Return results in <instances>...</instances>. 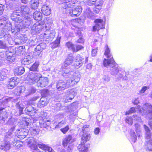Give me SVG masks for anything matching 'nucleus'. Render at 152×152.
<instances>
[{"instance_id": "nucleus-7", "label": "nucleus", "mask_w": 152, "mask_h": 152, "mask_svg": "<svg viewBox=\"0 0 152 152\" xmlns=\"http://www.w3.org/2000/svg\"><path fill=\"white\" fill-rule=\"evenodd\" d=\"M20 11L17 10L13 11L11 14L10 17L12 20L17 22V23L24 21V19L21 15Z\"/></svg>"}, {"instance_id": "nucleus-51", "label": "nucleus", "mask_w": 152, "mask_h": 152, "mask_svg": "<svg viewBox=\"0 0 152 152\" xmlns=\"http://www.w3.org/2000/svg\"><path fill=\"white\" fill-rule=\"evenodd\" d=\"M97 0H87L88 5L91 6L95 4Z\"/></svg>"}, {"instance_id": "nucleus-60", "label": "nucleus", "mask_w": 152, "mask_h": 152, "mask_svg": "<svg viewBox=\"0 0 152 152\" xmlns=\"http://www.w3.org/2000/svg\"><path fill=\"white\" fill-rule=\"evenodd\" d=\"M5 32L3 28H0V39L2 38Z\"/></svg>"}, {"instance_id": "nucleus-25", "label": "nucleus", "mask_w": 152, "mask_h": 152, "mask_svg": "<svg viewBox=\"0 0 152 152\" xmlns=\"http://www.w3.org/2000/svg\"><path fill=\"white\" fill-rule=\"evenodd\" d=\"M47 104L46 100L43 98H41L37 104V106L39 108H42L46 106Z\"/></svg>"}, {"instance_id": "nucleus-8", "label": "nucleus", "mask_w": 152, "mask_h": 152, "mask_svg": "<svg viewBox=\"0 0 152 152\" xmlns=\"http://www.w3.org/2000/svg\"><path fill=\"white\" fill-rule=\"evenodd\" d=\"M5 48L6 49L7 48ZM7 48L8 51L6 52L7 56V62L8 64H9L14 62L15 60V55L14 54L15 53V50L12 48Z\"/></svg>"}, {"instance_id": "nucleus-44", "label": "nucleus", "mask_w": 152, "mask_h": 152, "mask_svg": "<svg viewBox=\"0 0 152 152\" xmlns=\"http://www.w3.org/2000/svg\"><path fill=\"white\" fill-rule=\"evenodd\" d=\"M104 54L107 58L111 57V55L109 48H106L105 50Z\"/></svg>"}, {"instance_id": "nucleus-48", "label": "nucleus", "mask_w": 152, "mask_h": 152, "mask_svg": "<svg viewBox=\"0 0 152 152\" xmlns=\"http://www.w3.org/2000/svg\"><path fill=\"white\" fill-rule=\"evenodd\" d=\"M59 67H60L61 68V70L64 73H65L67 74H69V69L66 68V67H64L63 65H60L59 66Z\"/></svg>"}, {"instance_id": "nucleus-49", "label": "nucleus", "mask_w": 152, "mask_h": 152, "mask_svg": "<svg viewBox=\"0 0 152 152\" xmlns=\"http://www.w3.org/2000/svg\"><path fill=\"white\" fill-rule=\"evenodd\" d=\"M61 106V104L60 103L58 102L53 107L54 110L56 111H58L60 110V107Z\"/></svg>"}, {"instance_id": "nucleus-18", "label": "nucleus", "mask_w": 152, "mask_h": 152, "mask_svg": "<svg viewBox=\"0 0 152 152\" xmlns=\"http://www.w3.org/2000/svg\"><path fill=\"white\" fill-rule=\"evenodd\" d=\"M15 53L16 55L23 56L26 53L25 48H14Z\"/></svg>"}, {"instance_id": "nucleus-31", "label": "nucleus", "mask_w": 152, "mask_h": 152, "mask_svg": "<svg viewBox=\"0 0 152 152\" xmlns=\"http://www.w3.org/2000/svg\"><path fill=\"white\" fill-rule=\"evenodd\" d=\"M84 59L80 56H77V68H78L82 66L83 64Z\"/></svg>"}, {"instance_id": "nucleus-43", "label": "nucleus", "mask_w": 152, "mask_h": 152, "mask_svg": "<svg viewBox=\"0 0 152 152\" xmlns=\"http://www.w3.org/2000/svg\"><path fill=\"white\" fill-rule=\"evenodd\" d=\"M125 121L128 124L132 125L133 124V118L131 116H130L125 118Z\"/></svg>"}, {"instance_id": "nucleus-50", "label": "nucleus", "mask_w": 152, "mask_h": 152, "mask_svg": "<svg viewBox=\"0 0 152 152\" xmlns=\"http://www.w3.org/2000/svg\"><path fill=\"white\" fill-rule=\"evenodd\" d=\"M31 120L29 118H26L23 121V124L27 126H28L29 123L30 122Z\"/></svg>"}, {"instance_id": "nucleus-10", "label": "nucleus", "mask_w": 152, "mask_h": 152, "mask_svg": "<svg viewBox=\"0 0 152 152\" xmlns=\"http://www.w3.org/2000/svg\"><path fill=\"white\" fill-rule=\"evenodd\" d=\"M36 144L38 147L42 150L45 151V152H55L50 147L46 145L39 141L36 142Z\"/></svg>"}, {"instance_id": "nucleus-23", "label": "nucleus", "mask_w": 152, "mask_h": 152, "mask_svg": "<svg viewBox=\"0 0 152 152\" xmlns=\"http://www.w3.org/2000/svg\"><path fill=\"white\" fill-rule=\"evenodd\" d=\"M144 107L147 110V114L149 116L152 117V106L151 104L146 103L144 104Z\"/></svg>"}, {"instance_id": "nucleus-24", "label": "nucleus", "mask_w": 152, "mask_h": 152, "mask_svg": "<svg viewBox=\"0 0 152 152\" xmlns=\"http://www.w3.org/2000/svg\"><path fill=\"white\" fill-rule=\"evenodd\" d=\"M90 136L88 135H86L85 134H84L83 135V136L82 137V139L83 141V142L81 143L79 145V146L78 147H78L80 145V144H82L83 145L84 147H88V148L89 147V146L90 145V144H88L89 146H88L87 147H86V146L85 145V143L89 139V138H90Z\"/></svg>"}, {"instance_id": "nucleus-39", "label": "nucleus", "mask_w": 152, "mask_h": 152, "mask_svg": "<svg viewBox=\"0 0 152 152\" xmlns=\"http://www.w3.org/2000/svg\"><path fill=\"white\" fill-rule=\"evenodd\" d=\"M65 124L66 122L65 120L61 121L59 122L58 124L56 125L55 128L56 129L60 128L63 126Z\"/></svg>"}, {"instance_id": "nucleus-2", "label": "nucleus", "mask_w": 152, "mask_h": 152, "mask_svg": "<svg viewBox=\"0 0 152 152\" xmlns=\"http://www.w3.org/2000/svg\"><path fill=\"white\" fill-rule=\"evenodd\" d=\"M41 74L35 73L30 75L29 83L30 85L37 82V86L38 87H44L48 84V80L47 77H42Z\"/></svg>"}, {"instance_id": "nucleus-56", "label": "nucleus", "mask_w": 152, "mask_h": 152, "mask_svg": "<svg viewBox=\"0 0 152 152\" xmlns=\"http://www.w3.org/2000/svg\"><path fill=\"white\" fill-rule=\"evenodd\" d=\"M149 88V87H148L143 86L141 90L139 92L140 93H143L145 92L146 90L148 89Z\"/></svg>"}, {"instance_id": "nucleus-40", "label": "nucleus", "mask_w": 152, "mask_h": 152, "mask_svg": "<svg viewBox=\"0 0 152 152\" xmlns=\"http://www.w3.org/2000/svg\"><path fill=\"white\" fill-rule=\"evenodd\" d=\"M4 108L2 107H0V121L2 120L3 121H4L7 118V116L4 115L3 116L2 114V110L4 109Z\"/></svg>"}, {"instance_id": "nucleus-35", "label": "nucleus", "mask_w": 152, "mask_h": 152, "mask_svg": "<svg viewBox=\"0 0 152 152\" xmlns=\"http://www.w3.org/2000/svg\"><path fill=\"white\" fill-rule=\"evenodd\" d=\"M42 98L48 96L50 94L49 90L48 89H43L41 91Z\"/></svg>"}, {"instance_id": "nucleus-59", "label": "nucleus", "mask_w": 152, "mask_h": 152, "mask_svg": "<svg viewBox=\"0 0 152 152\" xmlns=\"http://www.w3.org/2000/svg\"><path fill=\"white\" fill-rule=\"evenodd\" d=\"M66 45L67 48H74L73 47V44L70 42H66Z\"/></svg>"}, {"instance_id": "nucleus-54", "label": "nucleus", "mask_w": 152, "mask_h": 152, "mask_svg": "<svg viewBox=\"0 0 152 152\" xmlns=\"http://www.w3.org/2000/svg\"><path fill=\"white\" fill-rule=\"evenodd\" d=\"M6 32H5V33L4 34L3 36L4 39L5 40H9L11 39V36L9 34H6Z\"/></svg>"}, {"instance_id": "nucleus-52", "label": "nucleus", "mask_w": 152, "mask_h": 152, "mask_svg": "<svg viewBox=\"0 0 152 152\" xmlns=\"http://www.w3.org/2000/svg\"><path fill=\"white\" fill-rule=\"evenodd\" d=\"M82 12V8L80 6H79L77 8V16L80 15Z\"/></svg>"}, {"instance_id": "nucleus-34", "label": "nucleus", "mask_w": 152, "mask_h": 152, "mask_svg": "<svg viewBox=\"0 0 152 152\" xmlns=\"http://www.w3.org/2000/svg\"><path fill=\"white\" fill-rule=\"evenodd\" d=\"M16 107L19 110V115H20L22 114L23 108L21 106V103L20 102H17L16 104Z\"/></svg>"}, {"instance_id": "nucleus-45", "label": "nucleus", "mask_w": 152, "mask_h": 152, "mask_svg": "<svg viewBox=\"0 0 152 152\" xmlns=\"http://www.w3.org/2000/svg\"><path fill=\"white\" fill-rule=\"evenodd\" d=\"M69 12H66V13L67 14L69 12V14L72 17L76 16V11L75 8L74 9H72V10H70V9L69 10Z\"/></svg>"}, {"instance_id": "nucleus-12", "label": "nucleus", "mask_w": 152, "mask_h": 152, "mask_svg": "<svg viewBox=\"0 0 152 152\" xmlns=\"http://www.w3.org/2000/svg\"><path fill=\"white\" fill-rule=\"evenodd\" d=\"M41 30V26L34 24L33 25L31 30V32L33 35H37L40 32Z\"/></svg>"}, {"instance_id": "nucleus-33", "label": "nucleus", "mask_w": 152, "mask_h": 152, "mask_svg": "<svg viewBox=\"0 0 152 152\" xmlns=\"http://www.w3.org/2000/svg\"><path fill=\"white\" fill-rule=\"evenodd\" d=\"M61 37L58 36L56 40L53 43V46L52 48H57L60 45Z\"/></svg>"}, {"instance_id": "nucleus-14", "label": "nucleus", "mask_w": 152, "mask_h": 152, "mask_svg": "<svg viewBox=\"0 0 152 152\" xmlns=\"http://www.w3.org/2000/svg\"><path fill=\"white\" fill-rule=\"evenodd\" d=\"M24 68L23 66H18L14 70V73L15 75H21L25 72Z\"/></svg>"}, {"instance_id": "nucleus-41", "label": "nucleus", "mask_w": 152, "mask_h": 152, "mask_svg": "<svg viewBox=\"0 0 152 152\" xmlns=\"http://www.w3.org/2000/svg\"><path fill=\"white\" fill-rule=\"evenodd\" d=\"M136 112V108L132 107H131L129 110L126 111L125 112V115H129L130 114L135 113Z\"/></svg>"}, {"instance_id": "nucleus-47", "label": "nucleus", "mask_w": 152, "mask_h": 152, "mask_svg": "<svg viewBox=\"0 0 152 152\" xmlns=\"http://www.w3.org/2000/svg\"><path fill=\"white\" fill-rule=\"evenodd\" d=\"M38 145L36 144V145H33L31 146V148L33 149V152H42L38 148Z\"/></svg>"}, {"instance_id": "nucleus-19", "label": "nucleus", "mask_w": 152, "mask_h": 152, "mask_svg": "<svg viewBox=\"0 0 152 152\" xmlns=\"http://www.w3.org/2000/svg\"><path fill=\"white\" fill-rule=\"evenodd\" d=\"M94 23L96 24L101 29L105 28V20H104L102 19H97L94 20Z\"/></svg>"}, {"instance_id": "nucleus-13", "label": "nucleus", "mask_w": 152, "mask_h": 152, "mask_svg": "<svg viewBox=\"0 0 152 152\" xmlns=\"http://www.w3.org/2000/svg\"><path fill=\"white\" fill-rule=\"evenodd\" d=\"M103 4V1L102 0H100L97 3L95 4L93 11L95 13H98L102 9Z\"/></svg>"}, {"instance_id": "nucleus-15", "label": "nucleus", "mask_w": 152, "mask_h": 152, "mask_svg": "<svg viewBox=\"0 0 152 152\" xmlns=\"http://www.w3.org/2000/svg\"><path fill=\"white\" fill-rule=\"evenodd\" d=\"M73 58L72 54V53L69 54L67 58L64 61L63 64L62 65H63L64 67H66L72 62Z\"/></svg>"}, {"instance_id": "nucleus-1", "label": "nucleus", "mask_w": 152, "mask_h": 152, "mask_svg": "<svg viewBox=\"0 0 152 152\" xmlns=\"http://www.w3.org/2000/svg\"><path fill=\"white\" fill-rule=\"evenodd\" d=\"M15 129V127H12L9 130L8 132L4 134V142L0 146V148L5 151L9 150L10 147L11 143L14 144L15 139L13 134V132Z\"/></svg>"}, {"instance_id": "nucleus-5", "label": "nucleus", "mask_w": 152, "mask_h": 152, "mask_svg": "<svg viewBox=\"0 0 152 152\" xmlns=\"http://www.w3.org/2000/svg\"><path fill=\"white\" fill-rule=\"evenodd\" d=\"M32 24H30L28 22L24 21L23 22L18 23L15 25L14 28H12L11 31L15 35H17L18 33L22 29L25 28H27L31 25V26Z\"/></svg>"}, {"instance_id": "nucleus-20", "label": "nucleus", "mask_w": 152, "mask_h": 152, "mask_svg": "<svg viewBox=\"0 0 152 152\" xmlns=\"http://www.w3.org/2000/svg\"><path fill=\"white\" fill-rule=\"evenodd\" d=\"M39 62L38 61H36L29 68V70L34 72H38L39 66Z\"/></svg>"}, {"instance_id": "nucleus-36", "label": "nucleus", "mask_w": 152, "mask_h": 152, "mask_svg": "<svg viewBox=\"0 0 152 152\" xmlns=\"http://www.w3.org/2000/svg\"><path fill=\"white\" fill-rule=\"evenodd\" d=\"M37 90L36 88L34 87L31 86L29 87L28 89V94L27 95H29L34 94L36 92Z\"/></svg>"}, {"instance_id": "nucleus-63", "label": "nucleus", "mask_w": 152, "mask_h": 152, "mask_svg": "<svg viewBox=\"0 0 152 152\" xmlns=\"http://www.w3.org/2000/svg\"><path fill=\"white\" fill-rule=\"evenodd\" d=\"M103 79L105 81L108 82L110 81V78L108 75H105L103 77Z\"/></svg>"}, {"instance_id": "nucleus-28", "label": "nucleus", "mask_w": 152, "mask_h": 152, "mask_svg": "<svg viewBox=\"0 0 152 152\" xmlns=\"http://www.w3.org/2000/svg\"><path fill=\"white\" fill-rule=\"evenodd\" d=\"M40 126L42 128H45L48 127L50 124V121L49 120H44L42 122H40Z\"/></svg>"}, {"instance_id": "nucleus-3", "label": "nucleus", "mask_w": 152, "mask_h": 152, "mask_svg": "<svg viewBox=\"0 0 152 152\" xmlns=\"http://www.w3.org/2000/svg\"><path fill=\"white\" fill-rule=\"evenodd\" d=\"M29 6L26 5H21L20 9L18 10L20 11L21 13V15L24 19V21L28 22L30 24H32L33 20L30 17V15H32L31 12L33 11Z\"/></svg>"}, {"instance_id": "nucleus-46", "label": "nucleus", "mask_w": 152, "mask_h": 152, "mask_svg": "<svg viewBox=\"0 0 152 152\" xmlns=\"http://www.w3.org/2000/svg\"><path fill=\"white\" fill-rule=\"evenodd\" d=\"M70 128L69 125H67L65 127L60 129L61 131L64 134H66L69 130Z\"/></svg>"}, {"instance_id": "nucleus-17", "label": "nucleus", "mask_w": 152, "mask_h": 152, "mask_svg": "<svg viewBox=\"0 0 152 152\" xmlns=\"http://www.w3.org/2000/svg\"><path fill=\"white\" fill-rule=\"evenodd\" d=\"M25 88L23 86H20L15 88L13 91V92L16 95L19 96L24 93Z\"/></svg>"}, {"instance_id": "nucleus-26", "label": "nucleus", "mask_w": 152, "mask_h": 152, "mask_svg": "<svg viewBox=\"0 0 152 152\" xmlns=\"http://www.w3.org/2000/svg\"><path fill=\"white\" fill-rule=\"evenodd\" d=\"M45 48H35L34 55L36 58L42 56V52L44 49Z\"/></svg>"}, {"instance_id": "nucleus-42", "label": "nucleus", "mask_w": 152, "mask_h": 152, "mask_svg": "<svg viewBox=\"0 0 152 152\" xmlns=\"http://www.w3.org/2000/svg\"><path fill=\"white\" fill-rule=\"evenodd\" d=\"M28 38L26 36L25 34H21L20 36V42L21 43H24L27 40Z\"/></svg>"}, {"instance_id": "nucleus-11", "label": "nucleus", "mask_w": 152, "mask_h": 152, "mask_svg": "<svg viewBox=\"0 0 152 152\" xmlns=\"http://www.w3.org/2000/svg\"><path fill=\"white\" fill-rule=\"evenodd\" d=\"M19 83V79L15 77L10 79L7 87L9 88L12 89L17 86Z\"/></svg>"}, {"instance_id": "nucleus-32", "label": "nucleus", "mask_w": 152, "mask_h": 152, "mask_svg": "<svg viewBox=\"0 0 152 152\" xmlns=\"http://www.w3.org/2000/svg\"><path fill=\"white\" fill-rule=\"evenodd\" d=\"M3 29L5 32L11 31L12 26L11 23L10 22H7L4 25Z\"/></svg>"}, {"instance_id": "nucleus-53", "label": "nucleus", "mask_w": 152, "mask_h": 152, "mask_svg": "<svg viewBox=\"0 0 152 152\" xmlns=\"http://www.w3.org/2000/svg\"><path fill=\"white\" fill-rule=\"evenodd\" d=\"M100 29V28L95 23L94 26H93L92 31H99Z\"/></svg>"}, {"instance_id": "nucleus-61", "label": "nucleus", "mask_w": 152, "mask_h": 152, "mask_svg": "<svg viewBox=\"0 0 152 152\" xmlns=\"http://www.w3.org/2000/svg\"><path fill=\"white\" fill-rule=\"evenodd\" d=\"M4 9V6L3 4H0V16L2 14Z\"/></svg>"}, {"instance_id": "nucleus-64", "label": "nucleus", "mask_w": 152, "mask_h": 152, "mask_svg": "<svg viewBox=\"0 0 152 152\" xmlns=\"http://www.w3.org/2000/svg\"><path fill=\"white\" fill-rule=\"evenodd\" d=\"M97 51V48H94L92 49L91 53L93 56H95Z\"/></svg>"}, {"instance_id": "nucleus-57", "label": "nucleus", "mask_w": 152, "mask_h": 152, "mask_svg": "<svg viewBox=\"0 0 152 152\" xmlns=\"http://www.w3.org/2000/svg\"><path fill=\"white\" fill-rule=\"evenodd\" d=\"M34 108V107L31 106H28V107H26L25 109L26 113V112H30Z\"/></svg>"}, {"instance_id": "nucleus-9", "label": "nucleus", "mask_w": 152, "mask_h": 152, "mask_svg": "<svg viewBox=\"0 0 152 152\" xmlns=\"http://www.w3.org/2000/svg\"><path fill=\"white\" fill-rule=\"evenodd\" d=\"M33 56L31 53H29L27 56L22 58L21 63L23 65H28L33 61Z\"/></svg>"}, {"instance_id": "nucleus-22", "label": "nucleus", "mask_w": 152, "mask_h": 152, "mask_svg": "<svg viewBox=\"0 0 152 152\" xmlns=\"http://www.w3.org/2000/svg\"><path fill=\"white\" fill-rule=\"evenodd\" d=\"M29 3L32 9L35 10L38 7L39 2V0H30Z\"/></svg>"}, {"instance_id": "nucleus-30", "label": "nucleus", "mask_w": 152, "mask_h": 152, "mask_svg": "<svg viewBox=\"0 0 152 152\" xmlns=\"http://www.w3.org/2000/svg\"><path fill=\"white\" fill-rule=\"evenodd\" d=\"M14 144L11 143V145H12L14 146L15 148L18 149L21 148L22 146L23 143L22 142L20 141V140L15 139V140Z\"/></svg>"}, {"instance_id": "nucleus-29", "label": "nucleus", "mask_w": 152, "mask_h": 152, "mask_svg": "<svg viewBox=\"0 0 152 152\" xmlns=\"http://www.w3.org/2000/svg\"><path fill=\"white\" fill-rule=\"evenodd\" d=\"M72 136L70 135H69L63 140L62 145L64 148H65L67 146L68 143L72 140Z\"/></svg>"}, {"instance_id": "nucleus-21", "label": "nucleus", "mask_w": 152, "mask_h": 152, "mask_svg": "<svg viewBox=\"0 0 152 152\" xmlns=\"http://www.w3.org/2000/svg\"><path fill=\"white\" fill-rule=\"evenodd\" d=\"M33 17L34 20L38 21H40L42 18V13L40 12L35 11L33 12Z\"/></svg>"}, {"instance_id": "nucleus-6", "label": "nucleus", "mask_w": 152, "mask_h": 152, "mask_svg": "<svg viewBox=\"0 0 152 152\" xmlns=\"http://www.w3.org/2000/svg\"><path fill=\"white\" fill-rule=\"evenodd\" d=\"M103 64L106 67H107V66L111 64H112L113 65L112 67L114 69L113 70L117 72L119 71L118 65L114 61L113 57H110V59H104L103 62Z\"/></svg>"}, {"instance_id": "nucleus-58", "label": "nucleus", "mask_w": 152, "mask_h": 152, "mask_svg": "<svg viewBox=\"0 0 152 152\" xmlns=\"http://www.w3.org/2000/svg\"><path fill=\"white\" fill-rule=\"evenodd\" d=\"M93 65L91 64V63H88L86 65V69L88 70H91Z\"/></svg>"}, {"instance_id": "nucleus-16", "label": "nucleus", "mask_w": 152, "mask_h": 152, "mask_svg": "<svg viewBox=\"0 0 152 152\" xmlns=\"http://www.w3.org/2000/svg\"><path fill=\"white\" fill-rule=\"evenodd\" d=\"M41 11L44 15L48 16L50 14L51 10L49 7L45 5L42 6L41 8Z\"/></svg>"}, {"instance_id": "nucleus-62", "label": "nucleus", "mask_w": 152, "mask_h": 152, "mask_svg": "<svg viewBox=\"0 0 152 152\" xmlns=\"http://www.w3.org/2000/svg\"><path fill=\"white\" fill-rule=\"evenodd\" d=\"M73 148V146L72 145H69L66 148L67 152H72Z\"/></svg>"}, {"instance_id": "nucleus-37", "label": "nucleus", "mask_w": 152, "mask_h": 152, "mask_svg": "<svg viewBox=\"0 0 152 152\" xmlns=\"http://www.w3.org/2000/svg\"><path fill=\"white\" fill-rule=\"evenodd\" d=\"M38 130L36 129H31L28 131V133L31 135L35 136L38 133Z\"/></svg>"}, {"instance_id": "nucleus-4", "label": "nucleus", "mask_w": 152, "mask_h": 152, "mask_svg": "<svg viewBox=\"0 0 152 152\" xmlns=\"http://www.w3.org/2000/svg\"><path fill=\"white\" fill-rule=\"evenodd\" d=\"M76 77L74 76L71 79H68L65 80H59L56 83L57 88L59 91L63 90L69 86L75 84L76 82L75 80Z\"/></svg>"}, {"instance_id": "nucleus-27", "label": "nucleus", "mask_w": 152, "mask_h": 152, "mask_svg": "<svg viewBox=\"0 0 152 152\" xmlns=\"http://www.w3.org/2000/svg\"><path fill=\"white\" fill-rule=\"evenodd\" d=\"M8 70L6 69H4L0 72V80L5 79L8 74Z\"/></svg>"}, {"instance_id": "nucleus-55", "label": "nucleus", "mask_w": 152, "mask_h": 152, "mask_svg": "<svg viewBox=\"0 0 152 152\" xmlns=\"http://www.w3.org/2000/svg\"><path fill=\"white\" fill-rule=\"evenodd\" d=\"M37 110L34 108L30 112H26V114L30 116L34 115L36 113Z\"/></svg>"}, {"instance_id": "nucleus-38", "label": "nucleus", "mask_w": 152, "mask_h": 152, "mask_svg": "<svg viewBox=\"0 0 152 152\" xmlns=\"http://www.w3.org/2000/svg\"><path fill=\"white\" fill-rule=\"evenodd\" d=\"M78 149H80V152H88V147H85L82 144L80 145Z\"/></svg>"}]
</instances>
